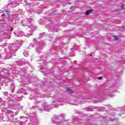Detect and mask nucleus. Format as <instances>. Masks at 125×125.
Returning a JSON list of instances; mask_svg holds the SVG:
<instances>
[{
  "instance_id": "dca6fc26",
  "label": "nucleus",
  "mask_w": 125,
  "mask_h": 125,
  "mask_svg": "<svg viewBox=\"0 0 125 125\" xmlns=\"http://www.w3.org/2000/svg\"><path fill=\"white\" fill-rule=\"evenodd\" d=\"M90 56H92V54H91V55H90Z\"/></svg>"
},
{
  "instance_id": "39448f33",
  "label": "nucleus",
  "mask_w": 125,
  "mask_h": 125,
  "mask_svg": "<svg viewBox=\"0 0 125 125\" xmlns=\"http://www.w3.org/2000/svg\"><path fill=\"white\" fill-rule=\"evenodd\" d=\"M22 42L21 41L18 42V43L17 44V46L19 48L20 47V46H21V45H22Z\"/></svg>"
},
{
  "instance_id": "f8f14e48",
  "label": "nucleus",
  "mask_w": 125,
  "mask_h": 125,
  "mask_svg": "<svg viewBox=\"0 0 125 125\" xmlns=\"http://www.w3.org/2000/svg\"><path fill=\"white\" fill-rule=\"evenodd\" d=\"M1 16H4V14H2Z\"/></svg>"
},
{
  "instance_id": "9d476101",
  "label": "nucleus",
  "mask_w": 125,
  "mask_h": 125,
  "mask_svg": "<svg viewBox=\"0 0 125 125\" xmlns=\"http://www.w3.org/2000/svg\"><path fill=\"white\" fill-rule=\"evenodd\" d=\"M32 125H38V123L37 122L33 123H32Z\"/></svg>"
},
{
  "instance_id": "4468645a",
  "label": "nucleus",
  "mask_w": 125,
  "mask_h": 125,
  "mask_svg": "<svg viewBox=\"0 0 125 125\" xmlns=\"http://www.w3.org/2000/svg\"><path fill=\"white\" fill-rule=\"evenodd\" d=\"M20 11H22V10H21V9H20Z\"/></svg>"
},
{
  "instance_id": "2eb2a0df",
  "label": "nucleus",
  "mask_w": 125,
  "mask_h": 125,
  "mask_svg": "<svg viewBox=\"0 0 125 125\" xmlns=\"http://www.w3.org/2000/svg\"><path fill=\"white\" fill-rule=\"evenodd\" d=\"M122 7H124V5L122 6Z\"/></svg>"
},
{
  "instance_id": "0eeeda50",
  "label": "nucleus",
  "mask_w": 125,
  "mask_h": 125,
  "mask_svg": "<svg viewBox=\"0 0 125 125\" xmlns=\"http://www.w3.org/2000/svg\"><path fill=\"white\" fill-rule=\"evenodd\" d=\"M66 90H67V92H69L70 93H72V89H71V88H70L69 87L67 88Z\"/></svg>"
},
{
  "instance_id": "1a4fd4ad",
  "label": "nucleus",
  "mask_w": 125,
  "mask_h": 125,
  "mask_svg": "<svg viewBox=\"0 0 125 125\" xmlns=\"http://www.w3.org/2000/svg\"><path fill=\"white\" fill-rule=\"evenodd\" d=\"M113 39H114L115 41H118V40H119V38L118 37V36H113Z\"/></svg>"
},
{
  "instance_id": "ddd939ff",
  "label": "nucleus",
  "mask_w": 125,
  "mask_h": 125,
  "mask_svg": "<svg viewBox=\"0 0 125 125\" xmlns=\"http://www.w3.org/2000/svg\"><path fill=\"white\" fill-rule=\"evenodd\" d=\"M6 12H7V13H8V12H9L8 11H6Z\"/></svg>"
},
{
  "instance_id": "6e6552de",
  "label": "nucleus",
  "mask_w": 125,
  "mask_h": 125,
  "mask_svg": "<svg viewBox=\"0 0 125 125\" xmlns=\"http://www.w3.org/2000/svg\"><path fill=\"white\" fill-rule=\"evenodd\" d=\"M92 11V10H90L86 11V15H88Z\"/></svg>"
},
{
  "instance_id": "20e7f679",
  "label": "nucleus",
  "mask_w": 125,
  "mask_h": 125,
  "mask_svg": "<svg viewBox=\"0 0 125 125\" xmlns=\"http://www.w3.org/2000/svg\"><path fill=\"white\" fill-rule=\"evenodd\" d=\"M54 123H56L57 125H59L61 124L62 121L61 120H53Z\"/></svg>"
},
{
  "instance_id": "f257e3e1",
  "label": "nucleus",
  "mask_w": 125,
  "mask_h": 125,
  "mask_svg": "<svg viewBox=\"0 0 125 125\" xmlns=\"http://www.w3.org/2000/svg\"><path fill=\"white\" fill-rule=\"evenodd\" d=\"M31 19H28L27 20H25L21 21V25L25 27L26 25V26L28 27H27V31H29L30 32V33H27V35H24L25 37H26L27 38H29L30 36L33 35V33L32 32L34 31V29L33 28V26H32V24H31Z\"/></svg>"
},
{
  "instance_id": "423d86ee",
  "label": "nucleus",
  "mask_w": 125,
  "mask_h": 125,
  "mask_svg": "<svg viewBox=\"0 0 125 125\" xmlns=\"http://www.w3.org/2000/svg\"><path fill=\"white\" fill-rule=\"evenodd\" d=\"M23 55L25 57H28V56H29V53H28L27 52H23Z\"/></svg>"
},
{
  "instance_id": "7ed1b4c3",
  "label": "nucleus",
  "mask_w": 125,
  "mask_h": 125,
  "mask_svg": "<svg viewBox=\"0 0 125 125\" xmlns=\"http://www.w3.org/2000/svg\"><path fill=\"white\" fill-rule=\"evenodd\" d=\"M24 35V33L22 31H18L17 33V37H22Z\"/></svg>"
},
{
  "instance_id": "f03ea898",
  "label": "nucleus",
  "mask_w": 125,
  "mask_h": 125,
  "mask_svg": "<svg viewBox=\"0 0 125 125\" xmlns=\"http://www.w3.org/2000/svg\"><path fill=\"white\" fill-rule=\"evenodd\" d=\"M54 107H58V103L53 102L52 105H49L46 106H43L42 109H40V110L41 111L42 110H46V111H49V109H53Z\"/></svg>"
},
{
  "instance_id": "9b49d317",
  "label": "nucleus",
  "mask_w": 125,
  "mask_h": 125,
  "mask_svg": "<svg viewBox=\"0 0 125 125\" xmlns=\"http://www.w3.org/2000/svg\"><path fill=\"white\" fill-rule=\"evenodd\" d=\"M102 79H103L102 77H99L98 78L99 80H102Z\"/></svg>"
}]
</instances>
